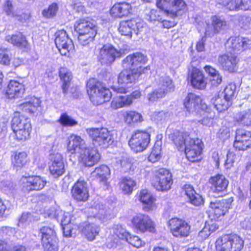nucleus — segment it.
Segmentation results:
<instances>
[{
  "label": "nucleus",
  "instance_id": "f257e3e1",
  "mask_svg": "<svg viewBox=\"0 0 251 251\" xmlns=\"http://www.w3.org/2000/svg\"><path fill=\"white\" fill-rule=\"evenodd\" d=\"M169 137L179 151H185L186 157L190 161L195 162L201 159V141L198 139H193L190 132L176 130Z\"/></svg>",
  "mask_w": 251,
  "mask_h": 251
},
{
  "label": "nucleus",
  "instance_id": "f03ea898",
  "mask_svg": "<svg viewBox=\"0 0 251 251\" xmlns=\"http://www.w3.org/2000/svg\"><path fill=\"white\" fill-rule=\"evenodd\" d=\"M150 70L149 66L132 67L129 70H124L118 76V82L119 86L114 88L117 93H126L138 79L139 76L144 74L148 73Z\"/></svg>",
  "mask_w": 251,
  "mask_h": 251
},
{
  "label": "nucleus",
  "instance_id": "7ed1b4c3",
  "mask_svg": "<svg viewBox=\"0 0 251 251\" xmlns=\"http://www.w3.org/2000/svg\"><path fill=\"white\" fill-rule=\"evenodd\" d=\"M87 92L89 99L94 105H100L109 101L112 97L110 90L95 78H91L87 83Z\"/></svg>",
  "mask_w": 251,
  "mask_h": 251
},
{
  "label": "nucleus",
  "instance_id": "20e7f679",
  "mask_svg": "<svg viewBox=\"0 0 251 251\" xmlns=\"http://www.w3.org/2000/svg\"><path fill=\"white\" fill-rule=\"evenodd\" d=\"M243 246V240L235 234L222 235L215 242L217 251H240Z\"/></svg>",
  "mask_w": 251,
  "mask_h": 251
},
{
  "label": "nucleus",
  "instance_id": "39448f33",
  "mask_svg": "<svg viewBox=\"0 0 251 251\" xmlns=\"http://www.w3.org/2000/svg\"><path fill=\"white\" fill-rule=\"evenodd\" d=\"M86 132L96 146L106 148L114 141L113 131L106 127L89 128L86 129Z\"/></svg>",
  "mask_w": 251,
  "mask_h": 251
},
{
  "label": "nucleus",
  "instance_id": "423d86ee",
  "mask_svg": "<svg viewBox=\"0 0 251 251\" xmlns=\"http://www.w3.org/2000/svg\"><path fill=\"white\" fill-rule=\"evenodd\" d=\"M156 5L172 17L181 15L187 7L183 0H157Z\"/></svg>",
  "mask_w": 251,
  "mask_h": 251
},
{
  "label": "nucleus",
  "instance_id": "0eeeda50",
  "mask_svg": "<svg viewBox=\"0 0 251 251\" xmlns=\"http://www.w3.org/2000/svg\"><path fill=\"white\" fill-rule=\"evenodd\" d=\"M57 220H60L61 225L63 230V233L66 237L72 236L75 234L76 228H78V225L79 222V218H75L69 212H63L60 211L57 215L55 214Z\"/></svg>",
  "mask_w": 251,
  "mask_h": 251
},
{
  "label": "nucleus",
  "instance_id": "6e6552de",
  "mask_svg": "<svg viewBox=\"0 0 251 251\" xmlns=\"http://www.w3.org/2000/svg\"><path fill=\"white\" fill-rule=\"evenodd\" d=\"M150 142V134L143 130H137L132 135L128 141L131 150L135 152L145 150Z\"/></svg>",
  "mask_w": 251,
  "mask_h": 251
},
{
  "label": "nucleus",
  "instance_id": "1a4fd4ad",
  "mask_svg": "<svg viewBox=\"0 0 251 251\" xmlns=\"http://www.w3.org/2000/svg\"><path fill=\"white\" fill-rule=\"evenodd\" d=\"M172 184V174L168 170L161 168L156 172L152 185L157 190L167 191L171 189Z\"/></svg>",
  "mask_w": 251,
  "mask_h": 251
},
{
  "label": "nucleus",
  "instance_id": "9d476101",
  "mask_svg": "<svg viewBox=\"0 0 251 251\" xmlns=\"http://www.w3.org/2000/svg\"><path fill=\"white\" fill-rule=\"evenodd\" d=\"M55 44L62 55L69 56L75 47L71 39L64 30L57 31L55 33Z\"/></svg>",
  "mask_w": 251,
  "mask_h": 251
},
{
  "label": "nucleus",
  "instance_id": "9b49d317",
  "mask_svg": "<svg viewBox=\"0 0 251 251\" xmlns=\"http://www.w3.org/2000/svg\"><path fill=\"white\" fill-rule=\"evenodd\" d=\"M132 227L137 232H154L155 224L150 217L146 214L138 213L134 216L132 220Z\"/></svg>",
  "mask_w": 251,
  "mask_h": 251
},
{
  "label": "nucleus",
  "instance_id": "f8f14e48",
  "mask_svg": "<svg viewBox=\"0 0 251 251\" xmlns=\"http://www.w3.org/2000/svg\"><path fill=\"white\" fill-rule=\"evenodd\" d=\"M168 225L172 235L177 238L188 237L190 233L191 226L185 220L179 218H172Z\"/></svg>",
  "mask_w": 251,
  "mask_h": 251
},
{
  "label": "nucleus",
  "instance_id": "ddd939ff",
  "mask_svg": "<svg viewBox=\"0 0 251 251\" xmlns=\"http://www.w3.org/2000/svg\"><path fill=\"white\" fill-rule=\"evenodd\" d=\"M40 232L44 251H58L57 239L54 229L50 227L44 226L41 228Z\"/></svg>",
  "mask_w": 251,
  "mask_h": 251
},
{
  "label": "nucleus",
  "instance_id": "4468645a",
  "mask_svg": "<svg viewBox=\"0 0 251 251\" xmlns=\"http://www.w3.org/2000/svg\"><path fill=\"white\" fill-rule=\"evenodd\" d=\"M144 24L140 20H131L122 21L120 24L118 28L122 35L125 36L128 38L132 37V32L136 35L140 34L144 28Z\"/></svg>",
  "mask_w": 251,
  "mask_h": 251
},
{
  "label": "nucleus",
  "instance_id": "2eb2a0df",
  "mask_svg": "<svg viewBox=\"0 0 251 251\" xmlns=\"http://www.w3.org/2000/svg\"><path fill=\"white\" fill-rule=\"evenodd\" d=\"M184 105L187 111L189 113H200L201 111L207 109L206 104L198 96L189 93L186 97Z\"/></svg>",
  "mask_w": 251,
  "mask_h": 251
},
{
  "label": "nucleus",
  "instance_id": "dca6fc26",
  "mask_svg": "<svg viewBox=\"0 0 251 251\" xmlns=\"http://www.w3.org/2000/svg\"><path fill=\"white\" fill-rule=\"evenodd\" d=\"M41 102L40 99L35 97L25 98L23 102L17 105V110L18 112L37 114L41 110Z\"/></svg>",
  "mask_w": 251,
  "mask_h": 251
},
{
  "label": "nucleus",
  "instance_id": "f3484780",
  "mask_svg": "<svg viewBox=\"0 0 251 251\" xmlns=\"http://www.w3.org/2000/svg\"><path fill=\"white\" fill-rule=\"evenodd\" d=\"M26 191H39L43 189L47 183L46 180L39 176H23L20 180Z\"/></svg>",
  "mask_w": 251,
  "mask_h": 251
},
{
  "label": "nucleus",
  "instance_id": "a211bd4d",
  "mask_svg": "<svg viewBox=\"0 0 251 251\" xmlns=\"http://www.w3.org/2000/svg\"><path fill=\"white\" fill-rule=\"evenodd\" d=\"M100 158V154L95 148L86 146L79 155V160L84 166L92 167L97 163Z\"/></svg>",
  "mask_w": 251,
  "mask_h": 251
},
{
  "label": "nucleus",
  "instance_id": "6ab92c4d",
  "mask_svg": "<svg viewBox=\"0 0 251 251\" xmlns=\"http://www.w3.org/2000/svg\"><path fill=\"white\" fill-rule=\"evenodd\" d=\"M234 147L239 151H245L251 147V132L243 129L236 131Z\"/></svg>",
  "mask_w": 251,
  "mask_h": 251
},
{
  "label": "nucleus",
  "instance_id": "aec40b11",
  "mask_svg": "<svg viewBox=\"0 0 251 251\" xmlns=\"http://www.w3.org/2000/svg\"><path fill=\"white\" fill-rule=\"evenodd\" d=\"M121 56L120 51L111 45L107 44L100 49L98 59L101 63H112L116 58L120 57Z\"/></svg>",
  "mask_w": 251,
  "mask_h": 251
},
{
  "label": "nucleus",
  "instance_id": "412c9836",
  "mask_svg": "<svg viewBox=\"0 0 251 251\" xmlns=\"http://www.w3.org/2000/svg\"><path fill=\"white\" fill-rule=\"evenodd\" d=\"M90 217L97 218L101 222H106L111 218L110 211L106 209L103 204L98 201L94 202L88 209Z\"/></svg>",
  "mask_w": 251,
  "mask_h": 251
},
{
  "label": "nucleus",
  "instance_id": "4be33fe9",
  "mask_svg": "<svg viewBox=\"0 0 251 251\" xmlns=\"http://www.w3.org/2000/svg\"><path fill=\"white\" fill-rule=\"evenodd\" d=\"M191 86L195 89L204 90L207 85V79L203 72L196 68H193L188 75Z\"/></svg>",
  "mask_w": 251,
  "mask_h": 251
},
{
  "label": "nucleus",
  "instance_id": "5701e85b",
  "mask_svg": "<svg viewBox=\"0 0 251 251\" xmlns=\"http://www.w3.org/2000/svg\"><path fill=\"white\" fill-rule=\"evenodd\" d=\"M32 127L30 120L24 117L17 120V140L25 141L29 138Z\"/></svg>",
  "mask_w": 251,
  "mask_h": 251
},
{
  "label": "nucleus",
  "instance_id": "b1692460",
  "mask_svg": "<svg viewBox=\"0 0 251 251\" xmlns=\"http://www.w3.org/2000/svg\"><path fill=\"white\" fill-rule=\"evenodd\" d=\"M233 201L232 198L223 199L222 201H211L209 204L210 211L218 218L224 216L230 208L231 203Z\"/></svg>",
  "mask_w": 251,
  "mask_h": 251
},
{
  "label": "nucleus",
  "instance_id": "393cba45",
  "mask_svg": "<svg viewBox=\"0 0 251 251\" xmlns=\"http://www.w3.org/2000/svg\"><path fill=\"white\" fill-rule=\"evenodd\" d=\"M75 28L78 34H97V27L95 22L88 18L78 20L75 25Z\"/></svg>",
  "mask_w": 251,
  "mask_h": 251
},
{
  "label": "nucleus",
  "instance_id": "a878e982",
  "mask_svg": "<svg viewBox=\"0 0 251 251\" xmlns=\"http://www.w3.org/2000/svg\"><path fill=\"white\" fill-rule=\"evenodd\" d=\"M85 146V142L80 136L72 134L68 138L66 152L70 155H79Z\"/></svg>",
  "mask_w": 251,
  "mask_h": 251
},
{
  "label": "nucleus",
  "instance_id": "bb28decb",
  "mask_svg": "<svg viewBox=\"0 0 251 251\" xmlns=\"http://www.w3.org/2000/svg\"><path fill=\"white\" fill-rule=\"evenodd\" d=\"M73 197L78 201H86L89 197L87 183L83 180L79 179L74 184L72 190Z\"/></svg>",
  "mask_w": 251,
  "mask_h": 251
},
{
  "label": "nucleus",
  "instance_id": "cd10ccee",
  "mask_svg": "<svg viewBox=\"0 0 251 251\" xmlns=\"http://www.w3.org/2000/svg\"><path fill=\"white\" fill-rule=\"evenodd\" d=\"M51 164L49 166L50 172L54 177H58L65 173V167L63 161L62 155L59 153L52 155Z\"/></svg>",
  "mask_w": 251,
  "mask_h": 251
},
{
  "label": "nucleus",
  "instance_id": "c85d7f7f",
  "mask_svg": "<svg viewBox=\"0 0 251 251\" xmlns=\"http://www.w3.org/2000/svg\"><path fill=\"white\" fill-rule=\"evenodd\" d=\"M136 196L142 203L143 208L145 211L149 212L155 208L156 199L148 190H142Z\"/></svg>",
  "mask_w": 251,
  "mask_h": 251
},
{
  "label": "nucleus",
  "instance_id": "c756f323",
  "mask_svg": "<svg viewBox=\"0 0 251 251\" xmlns=\"http://www.w3.org/2000/svg\"><path fill=\"white\" fill-rule=\"evenodd\" d=\"M209 183L211 185L212 191L218 194L225 191L229 184L227 179L220 174L211 176L209 179Z\"/></svg>",
  "mask_w": 251,
  "mask_h": 251
},
{
  "label": "nucleus",
  "instance_id": "7c9ffc66",
  "mask_svg": "<svg viewBox=\"0 0 251 251\" xmlns=\"http://www.w3.org/2000/svg\"><path fill=\"white\" fill-rule=\"evenodd\" d=\"M222 3L229 10H251V0H223Z\"/></svg>",
  "mask_w": 251,
  "mask_h": 251
},
{
  "label": "nucleus",
  "instance_id": "2f4dec72",
  "mask_svg": "<svg viewBox=\"0 0 251 251\" xmlns=\"http://www.w3.org/2000/svg\"><path fill=\"white\" fill-rule=\"evenodd\" d=\"M130 3L126 2L115 3L111 8L110 14L115 18H123L127 16L131 12Z\"/></svg>",
  "mask_w": 251,
  "mask_h": 251
},
{
  "label": "nucleus",
  "instance_id": "473e14b6",
  "mask_svg": "<svg viewBox=\"0 0 251 251\" xmlns=\"http://www.w3.org/2000/svg\"><path fill=\"white\" fill-rule=\"evenodd\" d=\"M77 228L89 241L94 240L99 233L98 226L87 222L79 224Z\"/></svg>",
  "mask_w": 251,
  "mask_h": 251
},
{
  "label": "nucleus",
  "instance_id": "72a5a7b5",
  "mask_svg": "<svg viewBox=\"0 0 251 251\" xmlns=\"http://www.w3.org/2000/svg\"><path fill=\"white\" fill-rule=\"evenodd\" d=\"M185 194L190 202L195 206H200L203 203L201 195L196 192L194 187L190 184H186L183 188Z\"/></svg>",
  "mask_w": 251,
  "mask_h": 251
},
{
  "label": "nucleus",
  "instance_id": "f704fd0d",
  "mask_svg": "<svg viewBox=\"0 0 251 251\" xmlns=\"http://www.w3.org/2000/svg\"><path fill=\"white\" fill-rule=\"evenodd\" d=\"M122 94L118 93V95L113 98L111 103V107L112 109H117L128 106L132 103L131 97L129 95H123Z\"/></svg>",
  "mask_w": 251,
  "mask_h": 251
},
{
  "label": "nucleus",
  "instance_id": "c9c22d12",
  "mask_svg": "<svg viewBox=\"0 0 251 251\" xmlns=\"http://www.w3.org/2000/svg\"><path fill=\"white\" fill-rule=\"evenodd\" d=\"M243 37L240 36L230 37L226 41V47L229 51L235 52L243 51Z\"/></svg>",
  "mask_w": 251,
  "mask_h": 251
},
{
  "label": "nucleus",
  "instance_id": "e433bc0d",
  "mask_svg": "<svg viewBox=\"0 0 251 251\" xmlns=\"http://www.w3.org/2000/svg\"><path fill=\"white\" fill-rule=\"evenodd\" d=\"M91 175L100 181L106 183L110 175V171L107 166L102 165L96 168Z\"/></svg>",
  "mask_w": 251,
  "mask_h": 251
},
{
  "label": "nucleus",
  "instance_id": "4c0bfd02",
  "mask_svg": "<svg viewBox=\"0 0 251 251\" xmlns=\"http://www.w3.org/2000/svg\"><path fill=\"white\" fill-rule=\"evenodd\" d=\"M136 185V181L129 177H123L119 183L121 190L126 195L131 194Z\"/></svg>",
  "mask_w": 251,
  "mask_h": 251
},
{
  "label": "nucleus",
  "instance_id": "58836bf2",
  "mask_svg": "<svg viewBox=\"0 0 251 251\" xmlns=\"http://www.w3.org/2000/svg\"><path fill=\"white\" fill-rule=\"evenodd\" d=\"M220 94L213 97L211 101L219 112L226 110L230 103Z\"/></svg>",
  "mask_w": 251,
  "mask_h": 251
},
{
  "label": "nucleus",
  "instance_id": "ea45409f",
  "mask_svg": "<svg viewBox=\"0 0 251 251\" xmlns=\"http://www.w3.org/2000/svg\"><path fill=\"white\" fill-rule=\"evenodd\" d=\"M158 89L164 92V95L174 90L172 80L168 76H161L158 81Z\"/></svg>",
  "mask_w": 251,
  "mask_h": 251
},
{
  "label": "nucleus",
  "instance_id": "a19ab883",
  "mask_svg": "<svg viewBox=\"0 0 251 251\" xmlns=\"http://www.w3.org/2000/svg\"><path fill=\"white\" fill-rule=\"evenodd\" d=\"M59 75L61 80L63 81L62 88L64 94L67 92L70 82L72 79L73 76L71 72L65 67H61L59 72Z\"/></svg>",
  "mask_w": 251,
  "mask_h": 251
},
{
  "label": "nucleus",
  "instance_id": "79ce46f5",
  "mask_svg": "<svg viewBox=\"0 0 251 251\" xmlns=\"http://www.w3.org/2000/svg\"><path fill=\"white\" fill-rule=\"evenodd\" d=\"M204 70L210 76V82L212 86H217L221 83L222 77L218 71L210 66H206Z\"/></svg>",
  "mask_w": 251,
  "mask_h": 251
},
{
  "label": "nucleus",
  "instance_id": "37998d69",
  "mask_svg": "<svg viewBox=\"0 0 251 251\" xmlns=\"http://www.w3.org/2000/svg\"><path fill=\"white\" fill-rule=\"evenodd\" d=\"M123 116L125 123L129 125L142 121L141 115L134 111H126L123 112Z\"/></svg>",
  "mask_w": 251,
  "mask_h": 251
},
{
  "label": "nucleus",
  "instance_id": "c03bdc74",
  "mask_svg": "<svg viewBox=\"0 0 251 251\" xmlns=\"http://www.w3.org/2000/svg\"><path fill=\"white\" fill-rule=\"evenodd\" d=\"M235 120L242 125H251V110L247 109L237 113L235 117Z\"/></svg>",
  "mask_w": 251,
  "mask_h": 251
},
{
  "label": "nucleus",
  "instance_id": "a18cd8bd",
  "mask_svg": "<svg viewBox=\"0 0 251 251\" xmlns=\"http://www.w3.org/2000/svg\"><path fill=\"white\" fill-rule=\"evenodd\" d=\"M148 61L147 56L140 52L130 54L127 56L124 60L126 63H146Z\"/></svg>",
  "mask_w": 251,
  "mask_h": 251
},
{
  "label": "nucleus",
  "instance_id": "49530a36",
  "mask_svg": "<svg viewBox=\"0 0 251 251\" xmlns=\"http://www.w3.org/2000/svg\"><path fill=\"white\" fill-rule=\"evenodd\" d=\"M171 113L165 111H155L151 114V117L152 120L162 123L168 121Z\"/></svg>",
  "mask_w": 251,
  "mask_h": 251
},
{
  "label": "nucleus",
  "instance_id": "de8ad7c7",
  "mask_svg": "<svg viewBox=\"0 0 251 251\" xmlns=\"http://www.w3.org/2000/svg\"><path fill=\"white\" fill-rule=\"evenodd\" d=\"M121 167L126 172H133L136 167V163L132 162V160L126 156H123L120 160Z\"/></svg>",
  "mask_w": 251,
  "mask_h": 251
},
{
  "label": "nucleus",
  "instance_id": "09e8293b",
  "mask_svg": "<svg viewBox=\"0 0 251 251\" xmlns=\"http://www.w3.org/2000/svg\"><path fill=\"white\" fill-rule=\"evenodd\" d=\"M202 114L204 115V117L201 120V124L203 125L211 126L213 124V118L215 116L214 113L212 112L211 109L207 106V109L204 111H201Z\"/></svg>",
  "mask_w": 251,
  "mask_h": 251
},
{
  "label": "nucleus",
  "instance_id": "8fccbe9b",
  "mask_svg": "<svg viewBox=\"0 0 251 251\" xmlns=\"http://www.w3.org/2000/svg\"><path fill=\"white\" fill-rule=\"evenodd\" d=\"M126 240L129 244L136 248L144 247L146 244L145 242L139 236L131 235L130 233H129L128 237H127Z\"/></svg>",
  "mask_w": 251,
  "mask_h": 251
},
{
  "label": "nucleus",
  "instance_id": "3c124183",
  "mask_svg": "<svg viewBox=\"0 0 251 251\" xmlns=\"http://www.w3.org/2000/svg\"><path fill=\"white\" fill-rule=\"evenodd\" d=\"M235 85L233 84H229L226 87L224 91L221 95H222L224 98L230 103V100H232L235 95Z\"/></svg>",
  "mask_w": 251,
  "mask_h": 251
},
{
  "label": "nucleus",
  "instance_id": "603ef678",
  "mask_svg": "<svg viewBox=\"0 0 251 251\" xmlns=\"http://www.w3.org/2000/svg\"><path fill=\"white\" fill-rule=\"evenodd\" d=\"M58 10V6L56 3L53 2L50 4L49 7L42 11V15L44 17L50 18L55 16Z\"/></svg>",
  "mask_w": 251,
  "mask_h": 251
},
{
  "label": "nucleus",
  "instance_id": "864d4df0",
  "mask_svg": "<svg viewBox=\"0 0 251 251\" xmlns=\"http://www.w3.org/2000/svg\"><path fill=\"white\" fill-rule=\"evenodd\" d=\"M114 234L117 236L119 239H126L129 233L127 232L126 229L121 225H115L113 228Z\"/></svg>",
  "mask_w": 251,
  "mask_h": 251
},
{
  "label": "nucleus",
  "instance_id": "5fc2aeb1",
  "mask_svg": "<svg viewBox=\"0 0 251 251\" xmlns=\"http://www.w3.org/2000/svg\"><path fill=\"white\" fill-rule=\"evenodd\" d=\"M161 147L157 143L154 146L149 156V160L151 162H155L160 158Z\"/></svg>",
  "mask_w": 251,
  "mask_h": 251
},
{
  "label": "nucleus",
  "instance_id": "6e6d98bb",
  "mask_svg": "<svg viewBox=\"0 0 251 251\" xmlns=\"http://www.w3.org/2000/svg\"><path fill=\"white\" fill-rule=\"evenodd\" d=\"M29 47V44L24 36L21 33L17 35V48L25 51H27Z\"/></svg>",
  "mask_w": 251,
  "mask_h": 251
},
{
  "label": "nucleus",
  "instance_id": "4d7b16f0",
  "mask_svg": "<svg viewBox=\"0 0 251 251\" xmlns=\"http://www.w3.org/2000/svg\"><path fill=\"white\" fill-rule=\"evenodd\" d=\"M97 34H78V41L80 44L83 46L89 45L92 43Z\"/></svg>",
  "mask_w": 251,
  "mask_h": 251
},
{
  "label": "nucleus",
  "instance_id": "13d9d810",
  "mask_svg": "<svg viewBox=\"0 0 251 251\" xmlns=\"http://www.w3.org/2000/svg\"><path fill=\"white\" fill-rule=\"evenodd\" d=\"M29 159L26 152H21L17 155V168L25 166L29 162Z\"/></svg>",
  "mask_w": 251,
  "mask_h": 251
},
{
  "label": "nucleus",
  "instance_id": "bf43d9fd",
  "mask_svg": "<svg viewBox=\"0 0 251 251\" xmlns=\"http://www.w3.org/2000/svg\"><path fill=\"white\" fill-rule=\"evenodd\" d=\"M238 61V59L235 54L228 52L219 56L218 61L219 63H233Z\"/></svg>",
  "mask_w": 251,
  "mask_h": 251
},
{
  "label": "nucleus",
  "instance_id": "052dcab7",
  "mask_svg": "<svg viewBox=\"0 0 251 251\" xmlns=\"http://www.w3.org/2000/svg\"><path fill=\"white\" fill-rule=\"evenodd\" d=\"M211 22L214 25L215 28L219 33L224 27L227 25L226 22L217 16H213L211 18Z\"/></svg>",
  "mask_w": 251,
  "mask_h": 251
},
{
  "label": "nucleus",
  "instance_id": "680f3d73",
  "mask_svg": "<svg viewBox=\"0 0 251 251\" xmlns=\"http://www.w3.org/2000/svg\"><path fill=\"white\" fill-rule=\"evenodd\" d=\"M59 122L62 125L64 126H71L77 124V122L75 120L66 114H63L61 115Z\"/></svg>",
  "mask_w": 251,
  "mask_h": 251
},
{
  "label": "nucleus",
  "instance_id": "e2e57ef3",
  "mask_svg": "<svg viewBox=\"0 0 251 251\" xmlns=\"http://www.w3.org/2000/svg\"><path fill=\"white\" fill-rule=\"evenodd\" d=\"M6 97L10 99H14L16 96V80H11L6 89Z\"/></svg>",
  "mask_w": 251,
  "mask_h": 251
},
{
  "label": "nucleus",
  "instance_id": "0e129e2a",
  "mask_svg": "<svg viewBox=\"0 0 251 251\" xmlns=\"http://www.w3.org/2000/svg\"><path fill=\"white\" fill-rule=\"evenodd\" d=\"M163 13H165V12L161 9L160 10L152 9L149 14V20L151 22L161 21L162 20L161 14Z\"/></svg>",
  "mask_w": 251,
  "mask_h": 251
},
{
  "label": "nucleus",
  "instance_id": "69168bd1",
  "mask_svg": "<svg viewBox=\"0 0 251 251\" xmlns=\"http://www.w3.org/2000/svg\"><path fill=\"white\" fill-rule=\"evenodd\" d=\"M236 159L235 154L229 151L226 155V160L225 166L226 169H229L233 166L234 162Z\"/></svg>",
  "mask_w": 251,
  "mask_h": 251
},
{
  "label": "nucleus",
  "instance_id": "338daca9",
  "mask_svg": "<svg viewBox=\"0 0 251 251\" xmlns=\"http://www.w3.org/2000/svg\"><path fill=\"white\" fill-rule=\"evenodd\" d=\"M164 92H161L158 89L153 91L152 93L149 94L148 98L150 101L153 102L159 98L164 97Z\"/></svg>",
  "mask_w": 251,
  "mask_h": 251
},
{
  "label": "nucleus",
  "instance_id": "774afa93",
  "mask_svg": "<svg viewBox=\"0 0 251 251\" xmlns=\"http://www.w3.org/2000/svg\"><path fill=\"white\" fill-rule=\"evenodd\" d=\"M218 136L219 138L223 140H225L228 139L230 136V131L229 128L226 127H223L219 130L218 133Z\"/></svg>",
  "mask_w": 251,
  "mask_h": 251
}]
</instances>
